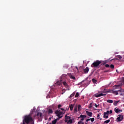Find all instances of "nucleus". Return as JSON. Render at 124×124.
Segmentation results:
<instances>
[{
  "instance_id": "obj_43",
  "label": "nucleus",
  "mask_w": 124,
  "mask_h": 124,
  "mask_svg": "<svg viewBox=\"0 0 124 124\" xmlns=\"http://www.w3.org/2000/svg\"><path fill=\"white\" fill-rule=\"evenodd\" d=\"M80 121H81V122H83V121H84V118H81V120H80Z\"/></svg>"
},
{
  "instance_id": "obj_26",
  "label": "nucleus",
  "mask_w": 124,
  "mask_h": 124,
  "mask_svg": "<svg viewBox=\"0 0 124 124\" xmlns=\"http://www.w3.org/2000/svg\"><path fill=\"white\" fill-rule=\"evenodd\" d=\"M93 103H91L90 104V105H89V109H91V108H92V107H93Z\"/></svg>"
},
{
  "instance_id": "obj_41",
  "label": "nucleus",
  "mask_w": 124,
  "mask_h": 124,
  "mask_svg": "<svg viewBox=\"0 0 124 124\" xmlns=\"http://www.w3.org/2000/svg\"><path fill=\"white\" fill-rule=\"evenodd\" d=\"M100 116V114H97V118H98V119H99V116Z\"/></svg>"
},
{
  "instance_id": "obj_16",
  "label": "nucleus",
  "mask_w": 124,
  "mask_h": 124,
  "mask_svg": "<svg viewBox=\"0 0 124 124\" xmlns=\"http://www.w3.org/2000/svg\"><path fill=\"white\" fill-rule=\"evenodd\" d=\"M81 118L82 119H85V118H87V116L86 115H83L81 114L80 116L78 117V118Z\"/></svg>"
},
{
  "instance_id": "obj_44",
  "label": "nucleus",
  "mask_w": 124,
  "mask_h": 124,
  "mask_svg": "<svg viewBox=\"0 0 124 124\" xmlns=\"http://www.w3.org/2000/svg\"><path fill=\"white\" fill-rule=\"evenodd\" d=\"M62 76H64V77H66V76H67L66 75H65V74H63L62 75Z\"/></svg>"
},
{
  "instance_id": "obj_3",
  "label": "nucleus",
  "mask_w": 124,
  "mask_h": 124,
  "mask_svg": "<svg viewBox=\"0 0 124 124\" xmlns=\"http://www.w3.org/2000/svg\"><path fill=\"white\" fill-rule=\"evenodd\" d=\"M115 88L114 89H119V90L118 91H114L113 90V93H115L116 95H118L119 94V93H122V85L121 84L117 85H115Z\"/></svg>"
},
{
  "instance_id": "obj_25",
  "label": "nucleus",
  "mask_w": 124,
  "mask_h": 124,
  "mask_svg": "<svg viewBox=\"0 0 124 124\" xmlns=\"http://www.w3.org/2000/svg\"><path fill=\"white\" fill-rule=\"evenodd\" d=\"M57 122H58V120H57V119L54 120H53V121H52V124H57Z\"/></svg>"
},
{
  "instance_id": "obj_5",
  "label": "nucleus",
  "mask_w": 124,
  "mask_h": 124,
  "mask_svg": "<svg viewBox=\"0 0 124 124\" xmlns=\"http://www.w3.org/2000/svg\"><path fill=\"white\" fill-rule=\"evenodd\" d=\"M124 120V115L119 114L118 115V117L116 119V122H122Z\"/></svg>"
},
{
  "instance_id": "obj_2",
  "label": "nucleus",
  "mask_w": 124,
  "mask_h": 124,
  "mask_svg": "<svg viewBox=\"0 0 124 124\" xmlns=\"http://www.w3.org/2000/svg\"><path fill=\"white\" fill-rule=\"evenodd\" d=\"M33 121V119H32V117H31V115L29 114L28 115H26L24 117V118L23 120L22 124H29L30 123H32Z\"/></svg>"
},
{
  "instance_id": "obj_29",
  "label": "nucleus",
  "mask_w": 124,
  "mask_h": 124,
  "mask_svg": "<svg viewBox=\"0 0 124 124\" xmlns=\"http://www.w3.org/2000/svg\"><path fill=\"white\" fill-rule=\"evenodd\" d=\"M58 85V86H61V83L60 81H57L56 83H55V85L57 86V85Z\"/></svg>"
},
{
  "instance_id": "obj_30",
  "label": "nucleus",
  "mask_w": 124,
  "mask_h": 124,
  "mask_svg": "<svg viewBox=\"0 0 124 124\" xmlns=\"http://www.w3.org/2000/svg\"><path fill=\"white\" fill-rule=\"evenodd\" d=\"M74 95H75V92H74L72 94H71L69 97L71 98V97H73V96H74Z\"/></svg>"
},
{
  "instance_id": "obj_11",
  "label": "nucleus",
  "mask_w": 124,
  "mask_h": 124,
  "mask_svg": "<svg viewBox=\"0 0 124 124\" xmlns=\"http://www.w3.org/2000/svg\"><path fill=\"white\" fill-rule=\"evenodd\" d=\"M109 114V110H107V112H105L104 113L103 118H106V119H108V115L105 116V115H108Z\"/></svg>"
},
{
  "instance_id": "obj_38",
  "label": "nucleus",
  "mask_w": 124,
  "mask_h": 124,
  "mask_svg": "<svg viewBox=\"0 0 124 124\" xmlns=\"http://www.w3.org/2000/svg\"><path fill=\"white\" fill-rule=\"evenodd\" d=\"M61 107H62V105H61V104L58 105V108H59V109H60V108Z\"/></svg>"
},
{
  "instance_id": "obj_46",
  "label": "nucleus",
  "mask_w": 124,
  "mask_h": 124,
  "mask_svg": "<svg viewBox=\"0 0 124 124\" xmlns=\"http://www.w3.org/2000/svg\"><path fill=\"white\" fill-rule=\"evenodd\" d=\"M60 119H61V118H58L57 119V121H59V120H60Z\"/></svg>"
},
{
  "instance_id": "obj_47",
  "label": "nucleus",
  "mask_w": 124,
  "mask_h": 124,
  "mask_svg": "<svg viewBox=\"0 0 124 124\" xmlns=\"http://www.w3.org/2000/svg\"><path fill=\"white\" fill-rule=\"evenodd\" d=\"M123 81L124 82V78H123Z\"/></svg>"
},
{
  "instance_id": "obj_51",
  "label": "nucleus",
  "mask_w": 124,
  "mask_h": 124,
  "mask_svg": "<svg viewBox=\"0 0 124 124\" xmlns=\"http://www.w3.org/2000/svg\"><path fill=\"white\" fill-rule=\"evenodd\" d=\"M114 59H111V61H113Z\"/></svg>"
},
{
  "instance_id": "obj_52",
  "label": "nucleus",
  "mask_w": 124,
  "mask_h": 124,
  "mask_svg": "<svg viewBox=\"0 0 124 124\" xmlns=\"http://www.w3.org/2000/svg\"><path fill=\"white\" fill-rule=\"evenodd\" d=\"M51 118H49V120H51Z\"/></svg>"
},
{
  "instance_id": "obj_39",
  "label": "nucleus",
  "mask_w": 124,
  "mask_h": 124,
  "mask_svg": "<svg viewBox=\"0 0 124 124\" xmlns=\"http://www.w3.org/2000/svg\"><path fill=\"white\" fill-rule=\"evenodd\" d=\"M112 113H113V110H110V111H109V114H112Z\"/></svg>"
},
{
  "instance_id": "obj_42",
  "label": "nucleus",
  "mask_w": 124,
  "mask_h": 124,
  "mask_svg": "<svg viewBox=\"0 0 124 124\" xmlns=\"http://www.w3.org/2000/svg\"><path fill=\"white\" fill-rule=\"evenodd\" d=\"M94 106L96 107V108H97L98 106L96 104H95Z\"/></svg>"
},
{
  "instance_id": "obj_22",
  "label": "nucleus",
  "mask_w": 124,
  "mask_h": 124,
  "mask_svg": "<svg viewBox=\"0 0 124 124\" xmlns=\"http://www.w3.org/2000/svg\"><path fill=\"white\" fill-rule=\"evenodd\" d=\"M73 122H72V120L70 119L67 122V124H72Z\"/></svg>"
},
{
  "instance_id": "obj_18",
  "label": "nucleus",
  "mask_w": 124,
  "mask_h": 124,
  "mask_svg": "<svg viewBox=\"0 0 124 124\" xmlns=\"http://www.w3.org/2000/svg\"><path fill=\"white\" fill-rule=\"evenodd\" d=\"M77 109H78V107L77 106L74 107V111L75 113H77V112H78Z\"/></svg>"
},
{
  "instance_id": "obj_27",
  "label": "nucleus",
  "mask_w": 124,
  "mask_h": 124,
  "mask_svg": "<svg viewBox=\"0 0 124 124\" xmlns=\"http://www.w3.org/2000/svg\"><path fill=\"white\" fill-rule=\"evenodd\" d=\"M109 66L111 69H114V68H115V66L113 65V64H110Z\"/></svg>"
},
{
  "instance_id": "obj_31",
  "label": "nucleus",
  "mask_w": 124,
  "mask_h": 124,
  "mask_svg": "<svg viewBox=\"0 0 124 124\" xmlns=\"http://www.w3.org/2000/svg\"><path fill=\"white\" fill-rule=\"evenodd\" d=\"M104 65H105V66L106 67H107V68L110 67V65H109V64H106H106H104Z\"/></svg>"
},
{
  "instance_id": "obj_9",
  "label": "nucleus",
  "mask_w": 124,
  "mask_h": 124,
  "mask_svg": "<svg viewBox=\"0 0 124 124\" xmlns=\"http://www.w3.org/2000/svg\"><path fill=\"white\" fill-rule=\"evenodd\" d=\"M104 93H114V90H104V91L103 92Z\"/></svg>"
},
{
  "instance_id": "obj_20",
  "label": "nucleus",
  "mask_w": 124,
  "mask_h": 124,
  "mask_svg": "<svg viewBox=\"0 0 124 124\" xmlns=\"http://www.w3.org/2000/svg\"><path fill=\"white\" fill-rule=\"evenodd\" d=\"M120 102V101H114V102L113 103V105L114 106H117V104L118 103Z\"/></svg>"
},
{
  "instance_id": "obj_21",
  "label": "nucleus",
  "mask_w": 124,
  "mask_h": 124,
  "mask_svg": "<svg viewBox=\"0 0 124 124\" xmlns=\"http://www.w3.org/2000/svg\"><path fill=\"white\" fill-rule=\"evenodd\" d=\"M48 114H53V109L51 108L48 109Z\"/></svg>"
},
{
  "instance_id": "obj_24",
  "label": "nucleus",
  "mask_w": 124,
  "mask_h": 124,
  "mask_svg": "<svg viewBox=\"0 0 124 124\" xmlns=\"http://www.w3.org/2000/svg\"><path fill=\"white\" fill-rule=\"evenodd\" d=\"M74 107V106L73 105H71L70 106V110H71V111H72V110H73V108Z\"/></svg>"
},
{
  "instance_id": "obj_55",
  "label": "nucleus",
  "mask_w": 124,
  "mask_h": 124,
  "mask_svg": "<svg viewBox=\"0 0 124 124\" xmlns=\"http://www.w3.org/2000/svg\"><path fill=\"white\" fill-rule=\"evenodd\" d=\"M85 124H87V123H86Z\"/></svg>"
},
{
  "instance_id": "obj_37",
  "label": "nucleus",
  "mask_w": 124,
  "mask_h": 124,
  "mask_svg": "<svg viewBox=\"0 0 124 124\" xmlns=\"http://www.w3.org/2000/svg\"><path fill=\"white\" fill-rule=\"evenodd\" d=\"M91 122H94V118H90Z\"/></svg>"
},
{
  "instance_id": "obj_50",
  "label": "nucleus",
  "mask_w": 124,
  "mask_h": 124,
  "mask_svg": "<svg viewBox=\"0 0 124 124\" xmlns=\"http://www.w3.org/2000/svg\"><path fill=\"white\" fill-rule=\"evenodd\" d=\"M99 115H101V113H99Z\"/></svg>"
},
{
  "instance_id": "obj_6",
  "label": "nucleus",
  "mask_w": 124,
  "mask_h": 124,
  "mask_svg": "<svg viewBox=\"0 0 124 124\" xmlns=\"http://www.w3.org/2000/svg\"><path fill=\"white\" fill-rule=\"evenodd\" d=\"M106 93L104 94V93H100V94H98V93H96L94 95V96H95V97H100V96H105L106 95Z\"/></svg>"
},
{
  "instance_id": "obj_40",
  "label": "nucleus",
  "mask_w": 124,
  "mask_h": 124,
  "mask_svg": "<svg viewBox=\"0 0 124 124\" xmlns=\"http://www.w3.org/2000/svg\"><path fill=\"white\" fill-rule=\"evenodd\" d=\"M65 93V91L62 90V94H63Z\"/></svg>"
},
{
  "instance_id": "obj_48",
  "label": "nucleus",
  "mask_w": 124,
  "mask_h": 124,
  "mask_svg": "<svg viewBox=\"0 0 124 124\" xmlns=\"http://www.w3.org/2000/svg\"><path fill=\"white\" fill-rule=\"evenodd\" d=\"M120 112H123V110H120Z\"/></svg>"
},
{
  "instance_id": "obj_36",
  "label": "nucleus",
  "mask_w": 124,
  "mask_h": 124,
  "mask_svg": "<svg viewBox=\"0 0 124 124\" xmlns=\"http://www.w3.org/2000/svg\"><path fill=\"white\" fill-rule=\"evenodd\" d=\"M61 109V110H62V112H64L63 113H64H64H65V110H64V108H60Z\"/></svg>"
},
{
  "instance_id": "obj_28",
  "label": "nucleus",
  "mask_w": 124,
  "mask_h": 124,
  "mask_svg": "<svg viewBox=\"0 0 124 124\" xmlns=\"http://www.w3.org/2000/svg\"><path fill=\"white\" fill-rule=\"evenodd\" d=\"M92 81H93V82L94 83V84H95V83H96L97 82V80H96L94 78H93L92 79Z\"/></svg>"
},
{
  "instance_id": "obj_10",
  "label": "nucleus",
  "mask_w": 124,
  "mask_h": 124,
  "mask_svg": "<svg viewBox=\"0 0 124 124\" xmlns=\"http://www.w3.org/2000/svg\"><path fill=\"white\" fill-rule=\"evenodd\" d=\"M71 119V117L67 116V115H66L65 116V120L64 122L65 123H67V122H68V120H70Z\"/></svg>"
},
{
  "instance_id": "obj_14",
  "label": "nucleus",
  "mask_w": 124,
  "mask_h": 124,
  "mask_svg": "<svg viewBox=\"0 0 124 124\" xmlns=\"http://www.w3.org/2000/svg\"><path fill=\"white\" fill-rule=\"evenodd\" d=\"M114 111L115 112V113H119V112H121V109H119V108H114Z\"/></svg>"
},
{
  "instance_id": "obj_34",
  "label": "nucleus",
  "mask_w": 124,
  "mask_h": 124,
  "mask_svg": "<svg viewBox=\"0 0 124 124\" xmlns=\"http://www.w3.org/2000/svg\"><path fill=\"white\" fill-rule=\"evenodd\" d=\"M78 124H84V123L82 122V121H79L78 123Z\"/></svg>"
},
{
  "instance_id": "obj_8",
  "label": "nucleus",
  "mask_w": 124,
  "mask_h": 124,
  "mask_svg": "<svg viewBox=\"0 0 124 124\" xmlns=\"http://www.w3.org/2000/svg\"><path fill=\"white\" fill-rule=\"evenodd\" d=\"M68 74L69 77H70V78L71 79H73V80H76L75 77H74L73 75H72V74L69 73V74Z\"/></svg>"
},
{
  "instance_id": "obj_4",
  "label": "nucleus",
  "mask_w": 124,
  "mask_h": 124,
  "mask_svg": "<svg viewBox=\"0 0 124 124\" xmlns=\"http://www.w3.org/2000/svg\"><path fill=\"white\" fill-rule=\"evenodd\" d=\"M55 114H56L57 117H58L59 119H62V117H63V114H64V113L61 111L60 110H56Z\"/></svg>"
},
{
  "instance_id": "obj_33",
  "label": "nucleus",
  "mask_w": 124,
  "mask_h": 124,
  "mask_svg": "<svg viewBox=\"0 0 124 124\" xmlns=\"http://www.w3.org/2000/svg\"><path fill=\"white\" fill-rule=\"evenodd\" d=\"M117 58H118V59H119L118 60H121V59H122V56H121V55H118L117 56Z\"/></svg>"
},
{
  "instance_id": "obj_35",
  "label": "nucleus",
  "mask_w": 124,
  "mask_h": 124,
  "mask_svg": "<svg viewBox=\"0 0 124 124\" xmlns=\"http://www.w3.org/2000/svg\"><path fill=\"white\" fill-rule=\"evenodd\" d=\"M75 96V97H78L79 96V93H77Z\"/></svg>"
},
{
  "instance_id": "obj_1",
  "label": "nucleus",
  "mask_w": 124,
  "mask_h": 124,
  "mask_svg": "<svg viewBox=\"0 0 124 124\" xmlns=\"http://www.w3.org/2000/svg\"><path fill=\"white\" fill-rule=\"evenodd\" d=\"M107 62H108V60H105V61L96 60L95 62H93L92 64L91 67H98L100 64H101V65H104V64H106V63H107Z\"/></svg>"
},
{
  "instance_id": "obj_12",
  "label": "nucleus",
  "mask_w": 124,
  "mask_h": 124,
  "mask_svg": "<svg viewBox=\"0 0 124 124\" xmlns=\"http://www.w3.org/2000/svg\"><path fill=\"white\" fill-rule=\"evenodd\" d=\"M86 114L89 116V117H92L93 116V112H91L88 111H86Z\"/></svg>"
},
{
  "instance_id": "obj_49",
  "label": "nucleus",
  "mask_w": 124,
  "mask_h": 124,
  "mask_svg": "<svg viewBox=\"0 0 124 124\" xmlns=\"http://www.w3.org/2000/svg\"><path fill=\"white\" fill-rule=\"evenodd\" d=\"M86 122H88V119H86Z\"/></svg>"
},
{
  "instance_id": "obj_19",
  "label": "nucleus",
  "mask_w": 124,
  "mask_h": 124,
  "mask_svg": "<svg viewBox=\"0 0 124 124\" xmlns=\"http://www.w3.org/2000/svg\"><path fill=\"white\" fill-rule=\"evenodd\" d=\"M63 85H64V86L66 87L67 88V87H68V84H67V83H66V82L65 81H63L62 82Z\"/></svg>"
},
{
  "instance_id": "obj_13",
  "label": "nucleus",
  "mask_w": 124,
  "mask_h": 124,
  "mask_svg": "<svg viewBox=\"0 0 124 124\" xmlns=\"http://www.w3.org/2000/svg\"><path fill=\"white\" fill-rule=\"evenodd\" d=\"M89 68L88 67H87L84 70V72L85 74L88 73L89 72Z\"/></svg>"
},
{
  "instance_id": "obj_7",
  "label": "nucleus",
  "mask_w": 124,
  "mask_h": 124,
  "mask_svg": "<svg viewBox=\"0 0 124 124\" xmlns=\"http://www.w3.org/2000/svg\"><path fill=\"white\" fill-rule=\"evenodd\" d=\"M37 116L38 117H42V113L41 112H38L37 110L35 111V114L34 115V117H36Z\"/></svg>"
},
{
  "instance_id": "obj_15",
  "label": "nucleus",
  "mask_w": 124,
  "mask_h": 124,
  "mask_svg": "<svg viewBox=\"0 0 124 124\" xmlns=\"http://www.w3.org/2000/svg\"><path fill=\"white\" fill-rule=\"evenodd\" d=\"M57 108H58V107H57V106L52 105L51 106V108L52 110H56V109H57Z\"/></svg>"
},
{
  "instance_id": "obj_53",
  "label": "nucleus",
  "mask_w": 124,
  "mask_h": 124,
  "mask_svg": "<svg viewBox=\"0 0 124 124\" xmlns=\"http://www.w3.org/2000/svg\"><path fill=\"white\" fill-rule=\"evenodd\" d=\"M49 124H52V123H49Z\"/></svg>"
},
{
  "instance_id": "obj_45",
  "label": "nucleus",
  "mask_w": 124,
  "mask_h": 124,
  "mask_svg": "<svg viewBox=\"0 0 124 124\" xmlns=\"http://www.w3.org/2000/svg\"><path fill=\"white\" fill-rule=\"evenodd\" d=\"M90 120H91V118L90 119H87L88 122H89V121H90Z\"/></svg>"
},
{
  "instance_id": "obj_17",
  "label": "nucleus",
  "mask_w": 124,
  "mask_h": 124,
  "mask_svg": "<svg viewBox=\"0 0 124 124\" xmlns=\"http://www.w3.org/2000/svg\"><path fill=\"white\" fill-rule=\"evenodd\" d=\"M78 110L79 112H80V111H81V109H82V107L81 106V105H78Z\"/></svg>"
},
{
  "instance_id": "obj_32",
  "label": "nucleus",
  "mask_w": 124,
  "mask_h": 124,
  "mask_svg": "<svg viewBox=\"0 0 124 124\" xmlns=\"http://www.w3.org/2000/svg\"><path fill=\"white\" fill-rule=\"evenodd\" d=\"M109 123H110V120H106L104 122V123L105 124H109Z\"/></svg>"
},
{
  "instance_id": "obj_54",
  "label": "nucleus",
  "mask_w": 124,
  "mask_h": 124,
  "mask_svg": "<svg viewBox=\"0 0 124 124\" xmlns=\"http://www.w3.org/2000/svg\"><path fill=\"white\" fill-rule=\"evenodd\" d=\"M106 116H107V115H105V117H106Z\"/></svg>"
},
{
  "instance_id": "obj_23",
  "label": "nucleus",
  "mask_w": 124,
  "mask_h": 124,
  "mask_svg": "<svg viewBox=\"0 0 124 124\" xmlns=\"http://www.w3.org/2000/svg\"><path fill=\"white\" fill-rule=\"evenodd\" d=\"M107 102H108V103H113V100H110V99L107 100Z\"/></svg>"
}]
</instances>
